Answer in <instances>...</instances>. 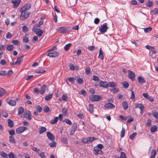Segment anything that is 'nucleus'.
Listing matches in <instances>:
<instances>
[{"instance_id":"obj_1","label":"nucleus","mask_w":158,"mask_h":158,"mask_svg":"<svg viewBox=\"0 0 158 158\" xmlns=\"http://www.w3.org/2000/svg\"><path fill=\"white\" fill-rule=\"evenodd\" d=\"M20 12H21L20 18L21 19H25L28 17L29 14L28 13L27 11H24L22 10L21 9H20Z\"/></svg>"},{"instance_id":"obj_2","label":"nucleus","mask_w":158,"mask_h":158,"mask_svg":"<svg viewBox=\"0 0 158 158\" xmlns=\"http://www.w3.org/2000/svg\"><path fill=\"white\" fill-rule=\"evenodd\" d=\"M56 30L61 33H64L69 31L70 29L67 27H60L57 28Z\"/></svg>"},{"instance_id":"obj_3","label":"nucleus","mask_w":158,"mask_h":158,"mask_svg":"<svg viewBox=\"0 0 158 158\" xmlns=\"http://www.w3.org/2000/svg\"><path fill=\"white\" fill-rule=\"evenodd\" d=\"M108 29L107 26V23H105L101 25L99 27V30L102 33H105L107 31V30Z\"/></svg>"},{"instance_id":"obj_4","label":"nucleus","mask_w":158,"mask_h":158,"mask_svg":"<svg viewBox=\"0 0 158 158\" xmlns=\"http://www.w3.org/2000/svg\"><path fill=\"white\" fill-rule=\"evenodd\" d=\"M101 97L97 95H90L89 96V99L92 101H99Z\"/></svg>"},{"instance_id":"obj_5","label":"nucleus","mask_w":158,"mask_h":158,"mask_svg":"<svg viewBox=\"0 0 158 158\" xmlns=\"http://www.w3.org/2000/svg\"><path fill=\"white\" fill-rule=\"evenodd\" d=\"M27 128L26 127H18L16 130V133L17 134H20L23 133L24 131L27 130Z\"/></svg>"},{"instance_id":"obj_6","label":"nucleus","mask_w":158,"mask_h":158,"mask_svg":"<svg viewBox=\"0 0 158 158\" xmlns=\"http://www.w3.org/2000/svg\"><path fill=\"white\" fill-rule=\"evenodd\" d=\"M128 77L132 81H133L134 80L135 75V73L132 71L129 70L128 71Z\"/></svg>"},{"instance_id":"obj_7","label":"nucleus","mask_w":158,"mask_h":158,"mask_svg":"<svg viewBox=\"0 0 158 158\" xmlns=\"http://www.w3.org/2000/svg\"><path fill=\"white\" fill-rule=\"evenodd\" d=\"M31 5L30 3H26L20 9L24 11H27L31 7Z\"/></svg>"},{"instance_id":"obj_8","label":"nucleus","mask_w":158,"mask_h":158,"mask_svg":"<svg viewBox=\"0 0 158 158\" xmlns=\"http://www.w3.org/2000/svg\"><path fill=\"white\" fill-rule=\"evenodd\" d=\"M34 31L39 37L41 36L43 33V31L40 28H36Z\"/></svg>"},{"instance_id":"obj_9","label":"nucleus","mask_w":158,"mask_h":158,"mask_svg":"<svg viewBox=\"0 0 158 158\" xmlns=\"http://www.w3.org/2000/svg\"><path fill=\"white\" fill-rule=\"evenodd\" d=\"M21 0H12V2L13 4L14 7L15 8L17 7L21 2Z\"/></svg>"},{"instance_id":"obj_10","label":"nucleus","mask_w":158,"mask_h":158,"mask_svg":"<svg viewBox=\"0 0 158 158\" xmlns=\"http://www.w3.org/2000/svg\"><path fill=\"white\" fill-rule=\"evenodd\" d=\"M59 53L58 52L55 51L52 52H49L48 54V56L49 57H56L58 56Z\"/></svg>"},{"instance_id":"obj_11","label":"nucleus","mask_w":158,"mask_h":158,"mask_svg":"<svg viewBox=\"0 0 158 158\" xmlns=\"http://www.w3.org/2000/svg\"><path fill=\"white\" fill-rule=\"evenodd\" d=\"M77 128V124L76 123H73L72 127L71 130L70 132V134L71 135L75 133Z\"/></svg>"},{"instance_id":"obj_12","label":"nucleus","mask_w":158,"mask_h":158,"mask_svg":"<svg viewBox=\"0 0 158 158\" xmlns=\"http://www.w3.org/2000/svg\"><path fill=\"white\" fill-rule=\"evenodd\" d=\"M47 136L51 141H53L55 139V137L51 132H48L47 134Z\"/></svg>"},{"instance_id":"obj_13","label":"nucleus","mask_w":158,"mask_h":158,"mask_svg":"<svg viewBox=\"0 0 158 158\" xmlns=\"http://www.w3.org/2000/svg\"><path fill=\"white\" fill-rule=\"evenodd\" d=\"M108 85V84L106 81H100L99 84L100 87H102L105 88H107Z\"/></svg>"},{"instance_id":"obj_14","label":"nucleus","mask_w":158,"mask_h":158,"mask_svg":"<svg viewBox=\"0 0 158 158\" xmlns=\"http://www.w3.org/2000/svg\"><path fill=\"white\" fill-rule=\"evenodd\" d=\"M24 117L29 120L31 119V115L29 111L27 110L26 111L25 113Z\"/></svg>"},{"instance_id":"obj_15","label":"nucleus","mask_w":158,"mask_h":158,"mask_svg":"<svg viewBox=\"0 0 158 158\" xmlns=\"http://www.w3.org/2000/svg\"><path fill=\"white\" fill-rule=\"evenodd\" d=\"M104 107L105 108L110 109L114 108L115 106L114 104L110 103H108L105 104L104 105Z\"/></svg>"},{"instance_id":"obj_16","label":"nucleus","mask_w":158,"mask_h":158,"mask_svg":"<svg viewBox=\"0 0 158 158\" xmlns=\"http://www.w3.org/2000/svg\"><path fill=\"white\" fill-rule=\"evenodd\" d=\"M156 151L155 149H152L151 153V156L149 158H155L156 155Z\"/></svg>"},{"instance_id":"obj_17","label":"nucleus","mask_w":158,"mask_h":158,"mask_svg":"<svg viewBox=\"0 0 158 158\" xmlns=\"http://www.w3.org/2000/svg\"><path fill=\"white\" fill-rule=\"evenodd\" d=\"M99 58L101 59L102 60H103L104 59L103 52L101 48L99 49Z\"/></svg>"},{"instance_id":"obj_18","label":"nucleus","mask_w":158,"mask_h":158,"mask_svg":"<svg viewBox=\"0 0 158 158\" xmlns=\"http://www.w3.org/2000/svg\"><path fill=\"white\" fill-rule=\"evenodd\" d=\"M46 86L45 85H43L41 88L40 93L41 95H43L45 92Z\"/></svg>"},{"instance_id":"obj_19","label":"nucleus","mask_w":158,"mask_h":158,"mask_svg":"<svg viewBox=\"0 0 158 158\" xmlns=\"http://www.w3.org/2000/svg\"><path fill=\"white\" fill-rule=\"evenodd\" d=\"M23 60V56L19 57L17 60L16 62L15 63V64L17 65H19Z\"/></svg>"},{"instance_id":"obj_20","label":"nucleus","mask_w":158,"mask_h":158,"mask_svg":"<svg viewBox=\"0 0 158 158\" xmlns=\"http://www.w3.org/2000/svg\"><path fill=\"white\" fill-rule=\"evenodd\" d=\"M122 104L124 109L125 110H127L128 108V103L126 101L123 102Z\"/></svg>"},{"instance_id":"obj_21","label":"nucleus","mask_w":158,"mask_h":158,"mask_svg":"<svg viewBox=\"0 0 158 158\" xmlns=\"http://www.w3.org/2000/svg\"><path fill=\"white\" fill-rule=\"evenodd\" d=\"M157 130V127L156 125L152 126L150 128V131L151 132L153 133L156 132Z\"/></svg>"},{"instance_id":"obj_22","label":"nucleus","mask_w":158,"mask_h":158,"mask_svg":"<svg viewBox=\"0 0 158 158\" xmlns=\"http://www.w3.org/2000/svg\"><path fill=\"white\" fill-rule=\"evenodd\" d=\"M0 155L3 158H8V155L4 152L2 151L0 152Z\"/></svg>"},{"instance_id":"obj_23","label":"nucleus","mask_w":158,"mask_h":158,"mask_svg":"<svg viewBox=\"0 0 158 158\" xmlns=\"http://www.w3.org/2000/svg\"><path fill=\"white\" fill-rule=\"evenodd\" d=\"M8 126L10 128L14 126L13 122L10 119H8Z\"/></svg>"},{"instance_id":"obj_24","label":"nucleus","mask_w":158,"mask_h":158,"mask_svg":"<svg viewBox=\"0 0 158 158\" xmlns=\"http://www.w3.org/2000/svg\"><path fill=\"white\" fill-rule=\"evenodd\" d=\"M46 129L44 127H42L40 128L39 129V133L40 134L43 133L44 132L46 131Z\"/></svg>"},{"instance_id":"obj_25","label":"nucleus","mask_w":158,"mask_h":158,"mask_svg":"<svg viewBox=\"0 0 158 158\" xmlns=\"http://www.w3.org/2000/svg\"><path fill=\"white\" fill-rule=\"evenodd\" d=\"M58 119V118L57 117H55L52 120L50 121V123L53 124L56 123Z\"/></svg>"},{"instance_id":"obj_26","label":"nucleus","mask_w":158,"mask_h":158,"mask_svg":"<svg viewBox=\"0 0 158 158\" xmlns=\"http://www.w3.org/2000/svg\"><path fill=\"white\" fill-rule=\"evenodd\" d=\"M94 106L93 104H89V108L88 109V110L90 113H93L94 112Z\"/></svg>"},{"instance_id":"obj_27","label":"nucleus","mask_w":158,"mask_h":158,"mask_svg":"<svg viewBox=\"0 0 158 158\" xmlns=\"http://www.w3.org/2000/svg\"><path fill=\"white\" fill-rule=\"evenodd\" d=\"M138 79L139 81L142 84H143L145 82V81L144 80V79L143 78L141 77H138Z\"/></svg>"},{"instance_id":"obj_28","label":"nucleus","mask_w":158,"mask_h":158,"mask_svg":"<svg viewBox=\"0 0 158 158\" xmlns=\"http://www.w3.org/2000/svg\"><path fill=\"white\" fill-rule=\"evenodd\" d=\"M30 48L29 46L27 44H24L22 45V48L23 50H25L30 49Z\"/></svg>"},{"instance_id":"obj_29","label":"nucleus","mask_w":158,"mask_h":158,"mask_svg":"<svg viewBox=\"0 0 158 158\" xmlns=\"http://www.w3.org/2000/svg\"><path fill=\"white\" fill-rule=\"evenodd\" d=\"M11 106H15L16 104L15 101L14 100H9L7 102Z\"/></svg>"},{"instance_id":"obj_30","label":"nucleus","mask_w":158,"mask_h":158,"mask_svg":"<svg viewBox=\"0 0 158 158\" xmlns=\"http://www.w3.org/2000/svg\"><path fill=\"white\" fill-rule=\"evenodd\" d=\"M52 94H50L48 95H47L45 97V99L46 101L50 100L52 98Z\"/></svg>"},{"instance_id":"obj_31","label":"nucleus","mask_w":158,"mask_h":158,"mask_svg":"<svg viewBox=\"0 0 158 158\" xmlns=\"http://www.w3.org/2000/svg\"><path fill=\"white\" fill-rule=\"evenodd\" d=\"M14 48V46L12 44L9 45L6 48V49L8 51H10L12 50Z\"/></svg>"},{"instance_id":"obj_32","label":"nucleus","mask_w":158,"mask_h":158,"mask_svg":"<svg viewBox=\"0 0 158 158\" xmlns=\"http://www.w3.org/2000/svg\"><path fill=\"white\" fill-rule=\"evenodd\" d=\"M9 141L11 143H15V139L14 138L13 136H9Z\"/></svg>"},{"instance_id":"obj_33","label":"nucleus","mask_w":158,"mask_h":158,"mask_svg":"<svg viewBox=\"0 0 158 158\" xmlns=\"http://www.w3.org/2000/svg\"><path fill=\"white\" fill-rule=\"evenodd\" d=\"M23 108L22 107H21L18 109V114L19 115L22 114L24 111Z\"/></svg>"},{"instance_id":"obj_34","label":"nucleus","mask_w":158,"mask_h":158,"mask_svg":"<svg viewBox=\"0 0 158 158\" xmlns=\"http://www.w3.org/2000/svg\"><path fill=\"white\" fill-rule=\"evenodd\" d=\"M108 84V87H114L116 86V84L114 82H109Z\"/></svg>"},{"instance_id":"obj_35","label":"nucleus","mask_w":158,"mask_h":158,"mask_svg":"<svg viewBox=\"0 0 158 158\" xmlns=\"http://www.w3.org/2000/svg\"><path fill=\"white\" fill-rule=\"evenodd\" d=\"M153 2L150 1H148L146 4V5L149 7H152L153 6Z\"/></svg>"},{"instance_id":"obj_36","label":"nucleus","mask_w":158,"mask_h":158,"mask_svg":"<svg viewBox=\"0 0 158 158\" xmlns=\"http://www.w3.org/2000/svg\"><path fill=\"white\" fill-rule=\"evenodd\" d=\"M72 44L71 43L65 45L64 47V49L66 51H68L69 50L70 47L71 46Z\"/></svg>"},{"instance_id":"obj_37","label":"nucleus","mask_w":158,"mask_h":158,"mask_svg":"<svg viewBox=\"0 0 158 158\" xmlns=\"http://www.w3.org/2000/svg\"><path fill=\"white\" fill-rule=\"evenodd\" d=\"M6 90L2 88H0V97H2L5 93Z\"/></svg>"},{"instance_id":"obj_38","label":"nucleus","mask_w":158,"mask_h":158,"mask_svg":"<svg viewBox=\"0 0 158 158\" xmlns=\"http://www.w3.org/2000/svg\"><path fill=\"white\" fill-rule=\"evenodd\" d=\"M122 85L125 88H127L129 85V83L126 81H124L122 83Z\"/></svg>"},{"instance_id":"obj_39","label":"nucleus","mask_w":158,"mask_h":158,"mask_svg":"<svg viewBox=\"0 0 158 158\" xmlns=\"http://www.w3.org/2000/svg\"><path fill=\"white\" fill-rule=\"evenodd\" d=\"M81 141L82 142L84 143H89L88 138H83L82 139Z\"/></svg>"},{"instance_id":"obj_40","label":"nucleus","mask_w":158,"mask_h":158,"mask_svg":"<svg viewBox=\"0 0 158 158\" xmlns=\"http://www.w3.org/2000/svg\"><path fill=\"white\" fill-rule=\"evenodd\" d=\"M151 13L152 14H153L155 15H156L158 14V8H155L153 10L151 11Z\"/></svg>"},{"instance_id":"obj_41","label":"nucleus","mask_w":158,"mask_h":158,"mask_svg":"<svg viewBox=\"0 0 158 158\" xmlns=\"http://www.w3.org/2000/svg\"><path fill=\"white\" fill-rule=\"evenodd\" d=\"M110 90L113 93H116L119 90L118 89L116 88H111L110 89Z\"/></svg>"},{"instance_id":"obj_42","label":"nucleus","mask_w":158,"mask_h":158,"mask_svg":"<svg viewBox=\"0 0 158 158\" xmlns=\"http://www.w3.org/2000/svg\"><path fill=\"white\" fill-rule=\"evenodd\" d=\"M90 72V68L89 67H88L86 68L85 69V73L87 74H89Z\"/></svg>"},{"instance_id":"obj_43","label":"nucleus","mask_w":158,"mask_h":158,"mask_svg":"<svg viewBox=\"0 0 158 158\" xmlns=\"http://www.w3.org/2000/svg\"><path fill=\"white\" fill-rule=\"evenodd\" d=\"M36 110L39 112H40L42 111V108L39 105H37L36 106Z\"/></svg>"},{"instance_id":"obj_44","label":"nucleus","mask_w":158,"mask_h":158,"mask_svg":"<svg viewBox=\"0 0 158 158\" xmlns=\"http://www.w3.org/2000/svg\"><path fill=\"white\" fill-rule=\"evenodd\" d=\"M49 107L47 106H46L44 108V112H48L49 111Z\"/></svg>"},{"instance_id":"obj_45","label":"nucleus","mask_w":158,"mask_h":158,"mask_svg":"<svg viewBox=\"0 0 158 158\" xmlns=\"http://www.w3.org/2000/svg\"><path fill=\"white\" fill-rule=\"evenodd\" d=\"M136 135L137 133H134L130 135L129 138L130 139L133 140Z\"/></svg>"},{"instance_id":"obj_46","label":"nucleus","mask_w":158,"mask_h":158,"mask_svg":"<svg viewBox=\"0 0 158 158\" xmlns=\"http://www.w3.org/2000/svg\"><path fill=\"white\" fill-rule=\"evenodd\" d=\"M94 151L95 152H94V154L96 155H97V153H97L99 152V151L101 149H100L98 148V147H94Z\"/></svg>"},{"instance_id":"obj_47","label":"nucleus","mask_w":158,"mask_h":158,"mask_svg":"<svg viewBox=\"0 0 158 158\" xmlns=\"http://www.w3.org/2000/svg\"><path fill=\"white\" fill-rule=\"evenodd\" d=\"M125 133V129L123 128L122 131L121 132V137L122 138H123L124 136Z\"/></svg>"},{"instance_id":"obj_48","label":"nucleus","mask_w":158,"mask_h":158,"mask_svg":"<svg viewBox=\"0 0 158 158\" xmlns=\"http://www.w3.org/2000/svg\"><path fill=\"white\" fill-rule=\"evenodd\" d=\"M152 30V28L148 27L147 28H145L144 29V31L145 33H148L150 31Z\"/></svg>"},{"instance_id":"obj_49","label":"nucleus","mask_w":158,"mask_h":158,"mask_svg":"<svg viewBox=\"0 0 158 158\" xmlns=\"http://www.w3.org/2000/svg\"><path fill=\"white\" fill-rule=\"evenodd\" d=\"M9 158H16V157L14 156V154L11 152L8 155V157Z\"/></svg>"},{"instance_id":"obj_50","label":"nucleus","mask_w":158,"mask_h":158,"mask_svg":"<svg viewBox=\"0 0 158 158\" xmlns=\"http://www.w3.org/2000/svg\"><path fill=\"white\" fill-rule=\"evenodd\" d=\"M23 41L25 43H28L29 41L28 38L26 36L23 37Z\"/></svg>"},{"instance_id":"obj_51","label":"nucleus","mask_w":158,"mask_h":158,"mask_svg":"<svg viewBox=\"0 0 158 158\" xmlns=\"http://www.w3.org/2000/svg\"><path fill=\"white\" fill-rule=\"evenodd\" d=\"M93 80L95 81H99V77L96 76L94 75L93 76Z\"/></svg>"},{"instance_id":"obj_52","label":"nucleus","mask_w":158,"mask_h":158,"mask_svg":"<svg viewBox=\"0 0 158 158\" xmlns=\"http://www.w3.org/2000/svg\"><path fill=\"white\" fill-rule=\"evenodd\" d=\"M152 114L153 116L156 118H158V113L157 112H152Z\"/></svg>"},{"instance_id":"obj_53","label":"nucleus","mask_w":158,"mask_h":158,"mask_svg":"<svg viewBox=\"0 0 158 158\" xmlns=\"http://www.w3.org/2000/svg\"><path fill=\"white\" fill-rule=\"evenodd\" d=\"M12 36V35L9 32H8L6 34V38L7 39H10Z\"/></svg>"},{"instance_id":"obj_54","label":"nucleus","mask_w":158,"mask_h":158,"mask_svg":"<svg viewBox=\"0 0 158 158\" xmlns=\"http://www.w3.org/2000/svg\"><path fill=\"white\" fill-rule=\"evenodd\" d=\"M12 43L15 45H18L19 43L20 42L18 40H13L12 41Z\"/></svg>"},{"instance_id":"obj_55","label":"nucleus","mask_w":158,"mask_h":158,"mask_svg":"<svg viewBox=\"0 0 158 158\" xmlns=\"http://www.w3.org/2000/svg\"><path fill=\"white\" fill-rule=\"evenodd\" d=\"M154 49H155V48L153 47V48H151V49H150V50L152 51V56H155V55H154V54H156V51H155L154 50Z\"/></svg>"},{"instance_id":"obj_56","label":"nucleus","mask_w":158,"mask_h":158,"mask_svg":"<svg viewBox=\"0 0 158 158\" xmlns=\"http://www.w3.org/2000/svg\"><path fill=\"white\" fill-rule=\"evenodd\" d=\"M45 71L44 69H40L38 70L35 71V73H43L45 72Z\"/></svg>"},{"instance_id":"obj_57","label":"nucleus","mask_w":158,"mask_h":158,"mask_svg":"<svg viewBox=\"0 0 158 158\" xmlns=\"http://www.w3.org/2000/svg\"><path fill=\"white\" fill-rule=\"evenodd\" d=\"M79 94L85 96L86 94V92L84 90L82 89L79 92Z\"/></svg>"},{"instance_id":"obj_58","label":"nucleus","mask_w":158,"mask_h":158,"mask_svg":"<svg viewBox=\"0 0 158 158\" xmlns=\"http://www.w3.org/2000/svg\"><path fill=\"white\" fill-rule=\"evenodd\" d=\"M8 132L9 134L11 135H14L15 134V130L14 129L9 131Z\"/></svg>"},{"instance_id":"obj_59","label":"nucleus","mask_w":158,"mask_h":158,"mask_svg":"<svg viewBox=\"0 0 158 158\" xmlns=\"http://www.w3.org/2000/svg\"><path fill=\"white\" fill-rule=\"evenodd\" d=\"M67 79L69 81L71 82L72 83H73L74 82L75 79L73 77H69Z\"/></svg>"},{"instance_id":"obj_60","label":"nucleus","mask_w":158,"mask_h":158,"mask_svg":"<svg viewBox=\"0 0 158 158\" xmlns=\"http://www.w3.org/2000/svg\"><path fill=\"white\" fill-rule=\"evenodd\" d=\"M120 158H126L125 153L123 152H121L120 153Z\"/></svg>"},{"instance_id":"obj_61","label":"nucleus","mask_w":158,"mask_h":158,"mask_svg":"<svg viewBox=\"0 0 158 158\" xmlns=\"http://www.w3.org/2000/svg\"><path fill=\"white\" fill-rule=\"evenodd\" d=\"M51 147H55L56 146V143L55 142L50 143L48 144Z\"/></svg>"},{"instance_id":"obj_62","label":"nucleus","mask_w":158,"mask_h":158,"mask_svg":"<svg viewBox=\"0 0 158 158\" xmlns=\"http://www.w3.org/2000/svg\"><path fill=\"white\" fill-rule=\"evenodd\" d=\"M65 122L66 123L69 125H71L72 124V122L71 121L68 119H65Z\"/></svg>"},{"instance_id":"obj_63","label":"nucleus","mask_w":158,"mask_h":158,"mask_svg":"<svg viewBox=\"0 0 158 158\" xmlns=\"http://www.w3.org/2000/svg\"><path fill=\"white\" fill-rule=\"evenodd\" d=\"M62 98L63 100L67 101L68 100V97L67 95L64 94L62 96Z\"/></svg>"},{"instance_id":"obj_64","label":"nucleus","mask_w":158,"mask_h":158,"mask_svg":"<svg viewBox=\"0 0 158 158\" xmlns=\"http://www.w3.org/2000/svg\"><path fill=\"white\" fill-rule=\"evenodd\" d=\"M77 81L78 82L79 84H81L83 82V80L81 78H79L77 80Z\"/></svg>"}]
</instances>
